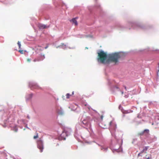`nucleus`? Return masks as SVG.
<instances>
[{
    "label": "nucleus",
    "mask_w": 159,
    "mask_h": 159,
    "mask_svg": "<svg viewBox=\"0 0 159 159\" xmlns=\"http://www.w3.org/2000/svg\"><path fill=\"white\" fill-rule=\"evenodd\" d=\"M120 57L119 53L116 52L109 54L108 56V59L106 62L108 63L110 62H113L116 63L118 61V59Z\"/></svg>",
    "instance_id": "obj_1"
},
{
    "label": "nucleus",
    "mask_w": 159,
    "mask_h": 159,
    "mask_svg": "<svg viewBox=\"0 0 159 159\" xmlns=\"http://www.w3.org/2000/svg\"><path fill=\"white\" fill-rule=\"evenodd\" d=\"M98 61H100L101 63L102 64L107 63L106 62L107 58L108 57L107 54L102 51H101L98 53Z\"/></svg>",
    "instance_id": "obj_2"
},
{
    "label": "nucleus",
    "mask_w": 159,
    "mask_h": 159,
    "mask_svg": "<svg viewBox=\"0 0 159 159\" xmlns=\"http://www.w3.org/2000/svg\"><path fill=\"white\" fill-rule=\"evenodd\" d=\"M90 118L89 117H86L82 120V123L84 125L88 127H90L91 124L90 122Z\"/></svg>",
    "instance_id": "obj_3"
},
{
    "label": "nucleus",
    "mask_w": 159,
    "mask_h": 159,
    "mask_svg": "<svg viewBox=\"0 0 159 159\" xmlns=\"http://www.w3.org/2000/svg\"><path fill=\"white\" fill-rule=\"evenodd\" d=\"M37 147L40 149V152H42L43 149V143L42 140L39 139L37 141Z\"/></svg>",
    "instance_id": "obj_4"
},
{
    "label": "nucleus",
    "mask_w": 159,
    "mask_h": 159,
    "mask_svg": "<svg viewBox=\"0 0 159 159\" xmlns=\"http://www.w3.org/2000/svg\"><path fill=\"white\" fill-rule=\"evenodd\" d=\"M148 149V148L147 147H145L143 149V150L138 155V157H139L140 156L142 157L143 156H147L146 155V152H145V151H146Z\"/></svg>",
    "instance_id": "obj_5"
},
{
    "label": "nucleus",
    "mask_w": 159,
    "mask_h": 159,
    "mask_svg": "<svg viewBox=\"0 0 159 159\" xmlns=\"http://www.w3.org/2000/svg\"><path fill=\"white\" fill-rule=\"evenodd\" d=\"M38 27L40 29H42L48 28L49 27V26H47L45 25L41 24H39L38 25Z\"/></svg>",
    "instance_id": "obj_6"
},
{
    "label": "nucleus",
    "mask_w": 159,
    "mask_h": 159,
    "mask_svg": "<svg viewBox=\"0 0 159 159\" xmlns=\"http://www.w3.org/2000/svg\"><path fill=\"white\" fill-rule=\"evenodd\" d=\"M57 113L60 115H62L64 114V112L61 108H58L57 110Z\"/></svg>",
    "instance_id": "obj_7"
},
{
    "label": "nucleus",
    "mask_w": 159,
    "mask_h": 159,
    "mask_svg": "<svg viewBox=\"0 0 159 159\" xmlns=\"http://www.w3.org/2000/svg\"><path fill=\"white\" fill-rule=\"evenodd\" d=\"M76 18H73V19L70 20V21L71 22H72L73 24H74L75 25H78L77 22L76 20Z\"/></svg>",
    "instance_id": "obj_8"
},
{
    "label": "nucleus",
    "mask_w": 159,
    "mask_h": 159,
    "mask_svg": "<svg viewBox=\"0 0 159 159\" xmlns=\"http://www.w3.org/2000/svg\"><path fill=\"white\" fill-rule=\"evenodd\" d=\"M66 45L65 44H64L63 43H61V45L60 46H58V47H57V48H58L60 47H63V46L66 47Z\"/></svg>",
    "instance_id": "obj_9"
},
{
    "label": "nucleus",
    "mask_w": 159,
    "mask_h": 159,
    "mask_svg": "<svg viewBox=\"0 0 159 159\" xmlns=\"http://www.w3.org/2000/svg\"><path fill=\"white\" fill-rule=\"evenodd\" d=\"M43 58L42 59H38L37 60L34 59V61L35 62V61H40L41 60H43L45 58V57H44V55H43Z\"/></svg>",
    "instance_id": "obj_10"
},
{
    "label": "nucleus",
    "mask_w": 159,
    "mask_h": 159,
    "mask_svg": "<svg viewBox=\"0 0 159 159\" xmlns=\"http://www.w3.org/2000/svg\"><path fill=\"white\" fill-rule=\"evenodd\" d=\"M32 95H33L32 94H29L28 96V97H27V99H30L32 97Z\"/></svg>",
    "instance_id": "obj_11"
},
{
    "label": "nucleus",
    "mask_w": 159,
    "mask_h": 159,
    "mask_svg": "<svg viewBox=\"0 0 159 159\" xmlns=\"http://www.w3.org/2000/svg\"><path fill=\"white\" fill-rule=\"evenodd\" d=\"M13 130L16 132H17L18 130V128L16 126H15Z\"/></svg>",
    "instance_id": "obj_12"
},
{
    "label": "nucleus",
    "mask_w": 159,
    "mask_h": 159,
    "mask_svg": "<svg viewBox=\"0 0 159 159\" xmlns=\"http://www.w3.org/2000/svg\"><path fill=\"white\" fill-rule=\"evenodd\" d=\"M71 95L69 93H67L66 94V98L67 99L69 98L70 97V96Z\"/></svg>",
    "instance_id": "obj_13"
},
{
    "label": "nucleus",
    "mask_w": 159,
    "mask_h": 159,
    "mask_svg": "<svg viewBox=\"0 0 159 159\" xmlns=\"http://www.w3.org/2000/svg\"><path fill=\"white\" fill-rule=\"evenodd\" d=\"M25 52H26L25 51H23V50H20V54H25Z\"/></svg>",
    "instance_id": "obj_14"
},
{
    "label": "nucleus",
    "mask_w": 159,
    "mask_h": 159,
    "mask_svg": "<svg viewBox=\"0 0 159 159\" xmlns=\"http://www.w3.org/2000/svg\"><path fill=\"white\" fill-rule=\"evenodd\" d=\"M84 106H87V107H88V108L89 109V110H90V106H89V105H87V104H84Z\"/></svg>",
    "instance_id": "obj_15"
},
{
    "label": "nucleus",
    "mask_w": 159,
    "mask_h": 159,
    "mask_svg": "<svg viewBox=\"0 0 159 159\" xmlns=\"http://www.w3.org/2000/svg\"><path fill=\"white\" fill-rule=\"evenodd\" d=\"M38 134H37L36 136H34V139H36V138H38Z\"/></svg>",
    "instance_id": "obj_16"
},
{
    "label": "nucleus",
    "mask_w": 159,
    "mask_h": 159,
    "mask_svg": "<svg viewBox=\"0 0 159 159\" xmlns=\"http://www.w3.org/2000/svg\"><path fill=\"white\" fill-rule=\"evenodd\" d=\"M17 44H18L19 48H20V42H19V41H18Z\"/></svg>",
    "instance_id": "obj_17"
},
{
    "label": "nucleus",
    "mask_w": 159,
    "mask_h": 159,
    "mask_svg": "<svg viewBox=\"0 0 159 159\" xmlns=\"http://www.w3.org/2000/svg\"><path fill=\"white\" fill-rule=\"evenodd\" d=\"M149 132V130L148 129H145L144 130V132Z\"/></svg>",
    "instance_id": "obj_18"
},
{
    "label": "nucleus",
    "mask_w": 159,
    "mask_h": 159,
    "mask_svg": "<svg viewBox=\"0 0 159 159\" xmlns=\"http://www.w3.org/2000/svg\"><path fill=\"white\" fill-rule=\"evenodd\" d=\"M103 116L102 115V116H101V119L102 120V119H103Z\"/></svg>",
    "instance_id": "obj_19"
},
{
    "label": "nucleus",
    "mask_w": 159,
    "mask_h": 159,
    "mask_svg": "<svg viewBox=\"0 0 159 159\" xmlns=\"http://www.w3.org/2000/svg\"><path fill=\"white\" fill-rule=\"evenodd\" d=\"M146 158L147 159H151L150 158H149V157H146Z\"/></svg>",
    "instance_id": "obj_20"
},
{
    "label": "nucleus",
    "mask_w": 159,
    "mask_h": 159,
    "mask_svg": "<svg viewBox=\"0 0 159 159\" xmlns=\"http://www.w3.org/2000/svg\"><path fill=\"white\" fill-rule=\"evenodd\" d=\"M48 48V46H46V47H45V49H47Z\"/></svg>",
    "instance_id": "obj_21"
},
{
    "label": "nucleus",
    "mask_w": 159,
    "mask_h": 159,
    "mask_svg": "<svg viewBox=\"0 0 159 159\" xmlns=\"http://www.w3.org/2000/svg\"><path fill=\"white\" fill-rule=\"evenodd\" d=\"M30 61V59H28V61Z\"/></svg>",
    "instance_id": "obj_22"
},
{
    "label": "nucleus",
    "mask_w": 159,
    "mask_h": 159,
    "mask_svg": "<svg viewBox=\"0 0 159 159\" xmlns=\"http://www.w3.org/2000/svg\"><path fill=\"white\" fill-rule=\"evenodd\" d=\"M125 89L126 90H127V89H126V87H125Z\"/></svg>",
    "instance_id": "obj_23"
},
{
    "label": "nucleus",
    "mask_w": 159,
    "mask_h": 159,
    "mask_svg": "<svg viewBox=\"0 0 159 159\" xmlns=\"http://www.w3.org/2000/svg\"><path fill=\"white\" fill-rule=\"evenodd\" d=\"M73 94H74V92H73L72 93V95H73Z\"/></svg>",
    "instance_id": "obj_24"
},
{
    "label": "nucleus",
    "mask_w": 159,
    "mask_h": 159,
    "mask_svg": "<svg viewBox=\"0 0 159 159\" xmlns=\"http://www.w3.org/2000/svg\"><path fill=\"white\" fill-rule=\"evenodd\" d=\"M18 52H20V50H18Z\"/></svg>",
    "instance_id": "obj_25"
},
{
    "label": "nucleus",
    "mask_w": 159,
    "mask_h": 159,
    "mask_svg": "<svg viewBox=\"0 0 159 159\" xmlns=\"http://www.w3.org/2000/svg\"><path fill=\"white\" fill-rule=\"evenodd\" d=\"M122 94H123V92H122Z\"/></svg>",
    "instance_id": "obj_26"
}]
</instances>
